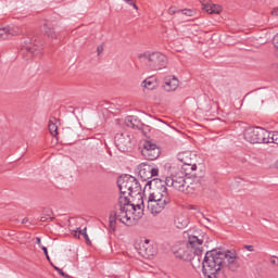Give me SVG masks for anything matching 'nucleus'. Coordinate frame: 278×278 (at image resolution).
Instances as JSON below:
<instances>
[{"instance_id":"6","label":"nucleus","mask_w":278,"mask_h":278,"mask_svg":"<svg viewBox=\"0 0 278 278\" xmlns=\"http://www.w3.org/2000/svg\"><path fill=\"white\" fill-rule=\"evenodd\" d=\"M117 186L119 188L121 197H136L141 194L142 186L136 177L125 174L117 179Z\"/></svg>"},{"instance_id":"34","label":"nucleus","mask_w":278,"mask_h":278,"mask_svg":"<svg viewBox=\"0 0 278 278\" xmlns=\"http://www.w3.org/2000/svg\"><path fill=\"white\" fill-rule=\"evenodd\" d=\"M97 53H98V55H99L100 53H103V46H98V48H97Z\"/></svg>"},{"instance_id":"37","label":"nucleus","mask_w":278,"mask_h":278,"mask_svg":"<svg viewBox=\"0 0 278 278\" xmlns=\"http://www.w3.org/2000/svg\"><path fill=\"white\" fill-rule=\"evenodd\" d=\"M27 223H29V219L27 217L22 219V225H27Z\"/></svg>"},{"instance_id":"8","label":"nucleus","mask_w":278,"mask_h":278,"mask_svg":"<svg viewBox=\"0 0 278 278\" xmlns=\"http://www.w3.org/2000/svg\"><path fill=\"white\" fill-rule=\"evenodd\" d=\"M243 138L250 144H266L268 141V130L262 127H250L243 131Z\"/></svg>"},{"instance_id":"18","label":"nucleus","mask_w":278,"mask_h":278,"mask_svg":"<svg viewBox=\"0 0 278 278\" xmlns=\"http://www.w3.org/2000/svg\"><path fill=\"white\" fill-rule=\"evenodd\" d=\"M189 224H190V219H188V216L186 215H179L175 219V225L177 229H186V227H188Z\"/></svg>"},{"instance_id":"31","label":"nucleus","mask_w":278,"mask_h":278,"mask_svg":"<svg viewBox=\"0 0 278 278\" xmlns=\"http://www.w3.org/2000/svg\"><path fill=\"white\" fill-rule=\"evenodd\" d=\"M269 262H270V264H273V266H278V257L277 256H271Z\"/></svg>"},{"instance_id":"4","label":"nucleus","mask_w":278,"mask_h":278,"mask_svg":"<svg viewBox=\"0 0 278 278\" xmlns=\"http://www.w3.org/2000/svg\"><path fill=\"white\" fill-rule=\"evenodd\" d=\"M172 253L178 260H189L190 254L201 256L203 255V239H200L198 236L188 233V243L178 242L172 248Z\"/></svg>"},{"instance_id":"20","label":"nucleus","mask_w":278,"mask_h":278,"mask_svg":"<svg viewBox=\"0 0 278 278\" xmlns=\"http://www.w3.org/2000/svg\"><path fill=\"white\" fill-rule=\"evenodd\" d=\"M177 159L179 160V162H182V164H194L192 162V152L190 151L178 153Z\"/></svg>"},{"instance_id":"25","label":"nucleus","mask_w":278,"mask_h":278,"mask_svg":"<svg viewBox=\"0 0 278 278\" xmlns=\"http://www.w3.org/2000/svg\"><path fill=\"white\" fill-rule=\"evenodd\" d=\"M87 229V227H85L84 229L78 227L76 230H74V236H77V233H79V236H83V238H85L87 244H90V237H88Z\"/></svg>"},{"instance_id":"17","label":"nucleus","mask_w":278,"mask_h":278,"mask_svg":"<svg viewBox=\"0 0 278 278\" xmlns=\"http://www.w3.org/2000/svg\"><path fill=\"white\" fill-rule=\"evenodd\" d=\"M18 31L12 27L0 28V40H8L10 36H16Z\"/></svg>"},{"instance_id":"21","label":"nucleus","mask_w":278,"mask_h":278,"mask_svg":"<svg viewBox=\"0 0 278 278\" xmlns=\"http://www.w3.org/2000/svg\"><path fill=\"white\" fill-rule=\"evenodd\" d=\"M182 173V176L191 175L193 170H197V164L194 163H185L179 169Z\"/></svg>"},{"instance_id":"28","label":"nucleus","mask_w":278,"mask_h":278,"mask_svg":"<svg viewBox=\"0 0 278 278\" xmlns=\"http://www.w3.org/2000/svg\"><path fill=\"white\" fill-rule=\"evenodd\" d=\"M194 14H197V11L192 9L180 10V16H194Z\"/></svg>"},{"instance_id":"5","label":"nucleus","mask_w":278,"mask_h":278,"mask_svg":"<svg viewBox=\"0 0 278 278\" xmlns=\"http://www.w3.org/2000/svg\"><path fill=\"white\" fill-rule=\"evenodd\" d=\"M138 60L150 71H162L168 66V58L160 51H146L138 54Z\"/></svg>"},{"instance_id":"36","label":"nucleus","mask_w":278,"mask_h":278,"mask_svg":"<svg viewBox=\"0 0 278 278\" xmlns=\"http://www.w3.org/2000/svg\"><path fill=\"white\" fill-rule=\"evenodd\" d=\"M271 14H273L274 16H278V8L274 9V10L271 11Z\"/></svg>"},{"instance_id":"41","label":"nucleus","mask_w":278,"mask_h":278,"mask_svg":"<svg viewBox=\"0 0 278 278\" xmlns=\"http://www.w3.org/2000/svg\"><path fill=\"white\" fill-rule=\"evenodd\" d=\"M204 220H206V223H212V220L207 217H204Z\"/></svg>"},{"instance_id":"35","label":"nucleus","mask_w":278,"mask_h":278,"mask_svg":"<svg viewBox=\"0 0 278 278\" xmlns=\"http://www.w3.org/2000/svg\"><path fill=\"white\" fill-rule=\"evenodd\" d=\"M59 275H61V277H66V273H64V270L58 269Z\"/></svg>"},{"instance_id":"11","label":"nucleus","mask_w":278,"mask_h":278,"mask_svg":"<svg viewBox=\"0 0 278 278\" xmlns=\"http://www.w3.org/2000/svg\"><path fill=\"white\" fill-rule=\"evenodd\" d=\"M160 173V169L157 167H153L151 165L141 164L139 165V177L143 181H147L149 184V179H153V177H157Z\"/></svg>"},{"instance_id":"1","label":"nucleus","mask_w":278,"mask_h":278,"mask_svg":"<svg viewBox=\"0 0 278 278\" xmlns=\"http://www.w3.org/2000/svg\"><path fill=\"white\" fill-rule=\"evenodd\" d=\"M225 264L231 273H238L241 264L240 256L236 250L214 249L207 251L202 262V273L205 278H218Z\"/></svg>"},{"instance_id":"13","label":"nucleus","mask_w":278,"mask_h":278,"mask_svg":"<svg viewBox=\"0 0 278 278\" xmlns=\"http://www.w3.org/2000/svg\"><path fill=\"white\" fill-rule=\"evenodd\" d=\"M155 253H157V250L151 245V241L149 239H146L144 242L139 247V254H141L142 257H153Z\"/></svg>"},{"instance_id":"14","label":"nucleus","mask_w":278,"mask_h":278,"mask_svg":"<svg viewBox=\"0 0 278 278\" xmlns=\"http://www.w3.org/2000/svg\"><path fill=\"white\" fill-rule=\"evenodd\" d=\"M202 10H205L207 14H220L223 8L218 4L212 3V0H200Z\"/></svg>"},{"instance_id":"30","label":"nucleus","mask_w":278,"mask_h":278,"mask_svg":"<svg viewBox=\"0 0 278 278\" xmlns=\"http://www.w3.org/2000/svg\"><path fill=\"white\" fill-rule=\"evenodd\" d=\"M41 251H43L48 262H51V257L49 256V251L47 250V247H41Z\"/></svg>"},{"instance_id":"29","label":"nucleus","mask_w":278,"mask_h":278,"mask_svg":"<svg viewBox=\"0 0 278 278\" xmlns=\"http://www.w3.org/2000/svg\"><path fill=\"white\" fill-rule=\"evenodd\" d=\"M168 14H170V16H175V14H177L178 16H181V9H177V7H170L167 10Z\"/></svg>"},{"instance_id":"2","label":"nucleus","mask_w":278,"mask_h":278,"mask_svg":"<svg viewBox=\"0 0 278 278\" xmlns=\"http://www.w3.org/2000/svg\"><path fill=\"white\" fill-rule=\"evenodd\" d=\"M119 208L113 211L109 217L110 227H116V220L131 227L136 220H140L144 214V198H141V204H131L127 195H119Z\"/></svg>"},{"instance_id":"39","label":"nucleus","mask_w":278,"mask_h":278,"mask_svg":"<svg viewBox=\"0 0 278 278\" xmlns=\"http://www.w3.org/2000/svg\"><path fill=\"white\" fill-rule=\"evenodd\" d=\"M126 3H128V5H131V3H134L136 0H124Z\"/></svg>"},{"instance_id":"27","label":"nucleus","mask_w":278,"mask_h":278,"mask_svg":"<svg viewBox=\"0 0 278 278\" xmlns=\"http://www.w3.org/2000/svg\"><path fill=\"white\" fill-rule=\"evenodd\" d=\"M141 86L147 90H155L157 85L155 84V81L147 78L146 80L142 81Z\"/></svg>"},{"instance_id":"7","label":"nucleus","mask_w":278,"mask_h":278,"mask_svg":"<svg viewBox=\"0 0 278 278\" xmlns=\"http://www.w3.org/2000/svg\"><path fill=\"white\" fill-rule=\"evenodd\" d=\"M162 181L164 182V188L168 186V188H174V190L185 194L188 179H186L184 172L179 170L178 167H170V176H167L165 180Z\"/></svg>"},{"instance_id":"23","label":"nucleus","mask_w":278,"mask_h":278,"mask_svg":"<svg viewBox=\"0 0 278 278\" xmlns=\"http://www.w3.org/2000/svg\"><path fill=\"white\" fill-rule=\"evenodd\" d=\"M48 129H49L51 136H53L54 138L58 136V118L52 117L49 121Z\"/></svg>"},{"instance_id":"26","label":"nucleus","mask_w":278,"mask_h":278,"mask_svg":"<svg viewBox=\"0 0 278 278\" xmlns=\"http://www.w3.org/2000/svg\"><path fill=\"white\" fill-rule=\"evenodd\" d=\"M278 144V131L270 132L268 131L266 144Z\"/></svg>"},{"instance_id":"38","label":"nucleus","mask_w":278,"mask_h":278,"mask_svg":"<svg viewBox=\"0 0 278 278\" xmlns=\"http://www.w3.org/2000/svg\"><path fill=\"white\" fill-rule=\"evenodd\" d=\"M130 5H132L134 10H138V5L136 4V0L134 2H131Z\"/></svg>"},{"instance_id":"16","label":"nucleus","mask_w":278,"mask_h":278,"mask_svg":"<svg viewBox=\"0 0 278 278\" xmlns=\"http://www.w3.org/2000/svg\"><path fill=\"white\" fill-rule=\"evenodd\" d=\"M166 92H173L176 88H179V79L176 77H169L165 79V85L163 86Z\"/></svg>"},{"instance_id":"24","label":"nucleus","mask_w":278,"mask_h":278,"mask_svg":"<svg viewBox=\"0 0 278 278\" xmlns=\"http://www.w3.org/2000/svg\"><path fill=\"white\" fill-rule=\"evenodd\" d=\"M43 29L48 38H51L52 40L58 38L59 34L55 31L53 27H51V24H45Z\"/></svg>"},{"instance_id":"33","label":"nucleus","mask_w":278,"mask_h":278,"mask_svg":"<svg viewBox=\"0 0 278 278\" xmlns=\"http://www.w3.org/2000/svg\"><path fill=\"white\" fill-rule=\"evenodd\" d=\"M36 244H38V247H40V249H42V247H45V245H42V241H41L40 237L36 238Z\"/></svg>"},{"instance_id":"32","label":"nucleus","mask_w":278,"mask_h":278,"mask_svg":"<svg viewBox=\"0 0 278 278\" xmlns=\"http://www.w3.org/2000/svg\"><path fill=\"white\" fill-rule=\"evenodd\" d=\"M243 249H245V251H250V253H253V251H255V247L253 245H243Z\"/></svg>"},{"instance_id":"12","label":"nucleus","mask_w":278,"mask_h":278,"mask_svg":"<svg viewBox=\"0 0 278 278\" xmlns=\"http://www.w3.org/2000/svg\"><path fill=\"white\" fill-rule=\"evenodd\" d=\"M115 144L123 153L131 149V137L127 134H117L115 136Z\"/></svg>"},{"instance_id":"22","label":"nucleus","mask_w":278,"mask_h":278,"mask_svg":"<svg viewBox=\"0 0 278 278\" xmlns=\"http://www.w3.org/2000/svg\"><path fill=\"white\" fill-rule=\"evenodd\" d=\"M125 123L127 127H131L132 129H138V127H140V119L136 116H127Z\"/></svg>"},{"instance_id":"40","label":"nucleus","mask_w":278,"mask_h":278,"mask_svg":"<svg viewBox=\"0 0 278 278\" xmlns=\"http://www.w3.org/2000/svg\"><path fill=\"white\" fill-rule=\"evenodd\" d=\"M51 265L53 266L54 270H56V273H58V270H60V269H61L60 267H58V266L53 265L52 263H51Z\"/></svg>"},{"instance_id":"10","label":"nucleus","mask_w":278,"mask_h":278,"mask_svg":"<svg viewBox=\"0 0 278 278\" xmlns=\"http://www.w3.org/2000/svg\"><path fill=\"white\" fill-rule=\"evenodd\" d=\"M160 147L156 143H153L151 140H147L143 142V148L141 150V155H143L150 162L153 160H157L160 157Z\"/></svg>"},{"instance_id":"19","label":"nucleus","mask_w":278,"mask_h":278,"mask_svg":"<svg viewBox=\"0 0 278 278\" xmlns=\"http://www.w3.org/2000/svg\"><path fill=\"white\" fill-rule=\"evenodd\" d=\"M253 160H255V157L251 155H244L239 157V164L243 168H250L251 166H255V163H253Z\"/></svg>"},{"instance_id":"3","label":"nucleus","mask_w":278,"mask_h":278,"mask_svg":"<svg viewBox=\"0 0 278 278\" xmlns=\"http://www.w3.org/2000/svg\"><path fill=\"white\" fill-rule=\"evenodd\" d=\"M152 190L148 199H144L148 203V210L154 216L164 212L166 205L170 203V195L168 189L164 187V182L160 178H153L146 184L144 189Z\"/></svg>"},{"instance_id":"15","label":"nucleus","mask_w":278,"mask_h":278,"mask_svg":"<svg viewBox=\"0 0 278 278\" xmlns=\"http://www.w3.org/2000/svg\"><path fill=\"white\" fill-rule=\"evenodd\" d=\"M203 190L201 181L193 180L190 182V179L187 180V187L185 189V194H199Z\"/></svg>"},{"instance_id":"9","label":"nucleus","mask_w":278,"mask_h":278,"mask_svg":"<svg viewBox=\"0 0 278 278\" xmlns=\"http://www.w3.org/2000/svg\"><path fill=\"white\" fill-rule=\"evenodd\" d=\"M21 51L23 55H26L27 60H29V58L40 55V53H42V47L38 46L35 39L28 37L22 42Z\"/></svg>"}]
</instances>
